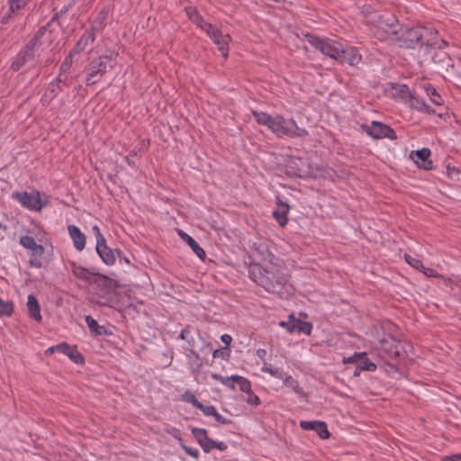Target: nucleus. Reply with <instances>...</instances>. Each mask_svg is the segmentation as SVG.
Wrapping results in <instances>:
<instances>
[{"mask_svg":"<svg viewBox=\"0 0 461 461\" xmlns=\"http://www.w3.org/2000/svg\"><path fill=\"white\" fill-rule=\"evenodd\" d=\"M202 411L204 416H213L216 413V408L213 405H204L202 402L197 408Z\"/></svg>","mask_w":461,"mask_h":461,"instance_id":"47","label":"nucleus"},{"mask_svg":"<svg viewBox=\"0 0 461 461\" xmlns=\"http://www.w3.org/2000/svg\"><path fill=\"white\" fill-rule=\"evenodd\" d=\"M312 330V324L308 321H301L296 320L295 331L311 335Z\"/></svg>","mask_w":461,"mask_h":461,"instance_id":"38","label":"nucleus"},{"mask_svg":"<svg viewBox=\"0 0 461 461\" xmlns=\"http://www.w3.org/2000/svg\"><path fill=\"white\" fill-rule=\"evenodd\" d=\"M202 31H203L211 39L215 38L221 32L217 27L209 23H206Z\"/></svg>","mask_w":461,"mask_h":461,"instance_id":"44","label":"nucleus"},{"mask_svg":"<svg viewBox=\"0 0 461 461\" xmlns=\"http://www.w3.org/2000/svg\"><path fill=\"white\" fill-rule=\"evenodd\" d=\"M92 285H96L99 287L113 289L117 287L116 281L107 276L100 273H95L92 281Z\"/></svg>","mask_w":461,"mask_h":461,"instance_id":"26","label":"nucleus"},{"mask_svg":"<svg viewBox=\"0 0 461 461\" xmlns=\"http://www.w3.org/2000/svg\"><path fill=\"white\" fill-rule=\"evenodd\" d=\"M14 305L12 301H4L0 298V317L11 316L14 312Z\"/></svg>","mask_w":461,"mask_h":461,"instance_id":"37","label":"nucleus"},{"mask_svg":"<svg viewBox=\"0 0 461 461\" xmlns=\"http://www.w3.org/2000/svg\"><path fill=\"white\" fill-rule=\"evenodd\" d=\"M295 323H296V319L294 317L293 314H291L289 316V321H280L279 326L286 329L289 333H293L295 331Z\"/></svg>","mask_w":461,"mask_h":461,"instance_id":"42","label":"nucleus"},{"mask_svg":"<svg viewBox=\"0 0 461 461\" xmlns=\"http://www.w3.org/2000/svg\"><path fill=\"white\" fill-rule=\"evenodd\" d=\"M24 64L21 63L20 57L17 56V59L12 63V68L14 70H18L23 67Z\"/></svg>","mask_w":461,"mask_h":461,"instance_id":"58","label":"nucleus"},{"mask_svg":"<svg viewBox=\"0 0 461 461\" xmlns=\"http://www.w3.org/2000/svg\"><path fill=\"white\" fill-rule=\"evenodd\" d=\"M68 358L76 364H84L85 358L83 355L77 350V346L69 345L68 353L66 355Z\"/></svg>","mask_w":461,"mask_h":461,"instance_id":"36","label":"nucleus"},{"mask_svg":"<svg viewBox=\"0 0 461 461\" xmlns=\"http://www.w3.org/2000/svg\"><path fill=\"white\" fill-rule=\"evenodd\" d=\"M115 63L113 54L99 55L93 59L86 67V85L93 86L100 82L108 70L114 68Z\"/></svg>","mask_w":461,"mask_h":461,"instance_id":"2","label":"nucleus"},{"mask_svg":"<svg viewBox=\"0 0 461 461\" xmlns=\"http://www.w3.org/2000/svg\"><path fill=\"white\" fill-rule=\"evenodd\" d=\"M193 437L205 453L214 449L215 440L208 437V431L203 428H193L191 429Z\"/></svg>","mask_w":461,"mask_h":461,"instance_id":"13","label":"nucleus"},{"mask_svg":"<svg viewBox=\"0 0 461 461\" xmlns=\"http://www.w3.org/2000/svg\"><path fill=\"white\" fill-rule=\"evenodd\" d=\"M212 40L218 47V50L221 52L222 56L227 58L229 52V42L230 40V36L228 34L223 35L221 32H220L217 36Z\"/></svg>","mask_w":461,"mask_h":461,"instance_id":"29","label":"nucleus"},{"mask_svg":"<svg viewBox=\"0 0 461 461\" xmlns=\"http://www.w3.org/2000/svg\"><path fill=\"white\" fill-rule=\"evenodd\" d=\"M430 150L427 148L412 151L411 157L418 167L430 170L433 167V162L429 159Z\"/></svg>","mask_w":461,"mask_h":461,"instance_id":"15","label":"nucleus"},{"mask_svg":"<svg viewBox=\"0 0 461 461\" xmlns=\"http://www.w3.org/2000/svg\"><path fill=\"white\" fill-rule=\"evenodd\" d=\"M424 90H425L427 95L429 97L430 101L434 104H436V105L443 104V98L430 84L426 85L424 86Z\"/></svg>","mask_w":461,"mask_h":461,"instance_id":"35","label":"nucleus"},{"mask_svg":"<svg viewBox=\"0 0 461 461\" xmlns=\"http://www.w3.org/2000/svg\"><path fill=\"white\" fill-rule=\"evenodd\" d=\"M68 266L75 277L83 280L89 285H92V281L95 273L91 272L86 267H82L74 261H69Z\"/></svg>","mask_w":461,"mask_h":461,"instance_id":"18","label":"nucleus"},{"mask_svg":"<svg viewBox=\"0 0 461 461\" xmlns=\"http://www.w3.org/2000/svg\"><path fill=\"white\" fill-rule=\"evenodd\" d=\"M95 249L97 254L101 258L102 261L108 266H112L115 263V252L118 255H120L121 253V251L118 249L113 251V249L108 248L106 245V240L102 243L96 244Z\"/></svg>","mask_w":461,"mask_h":461,"instance_id":"17","label":"nucleus"},{"mask_svg":"<svg viewBox=\"0 0 461 461\" xmlns=\"http://www.w3.org/2000/svg\"><path fill=\"white\" fill-rule=\"evenodd\" d=\"M33 45H31L29 42L25 45V47L19 52L18 56L20 57V60L22 64H25L26 62L32 60L36 55L40 56V53L32 48Z\"/></svg>","mask_w":461,"mask_h":461,"instance_id":"32","label":"nucleus"},{"mask_svg":"<svg viewBox=\"0 0 461 461\" xmlns=\"http://www.w3.org/2000/svg\"><path fill=\"white\" fill-rule=\"evenodd\" d=\"M252 115L256 122L260 124L267 127V129L272 132L276 124V115L272 116L265 112L252 111Z\"/></svg>","mask_w":461,"mask_h":461,"instance_id":"22","label":"nucleus"},{"mask_svg":"<svg viewBox=\"0 0 461 461\" xmlns=\"http://www.w3.org/2000/svg\"><path fill=\"white\" fill-rule=\"evenodd\" d=\"M86 322L89 330L95 336L107 335V330L104 326H101L98 322L90 315L86 316Z\"/></svg>","mask_w":461,"mask_h":461,"instance_id":"31","label":"nucleus"},{"mask_svg":"<svg viewBox=\"0 0 461 461\" xmlns=\"http://www.w3.org/2000/svg\"><path fill=\"white\" fill-rule=\"evenodd\" d=\"M95 41V27L92 26L90 30H86L79 40L77 41L75 46L73 47V53H80L83 51L88 45L94 43Z\"/></svg>","mask_w":461,"mask_h":461,"instance_id":"19","label":"nucleus"},{"mask_svg":"<svg viewBox=\"0 0 461 461\" xmlns=\"http://www.w3.org/2000/svg\"><path fill=\"white\" fill-rule=\"evenodd\" d=\"M190 335V330L188 327L183 329L180 332L179 339L183 340H188Z\"/></svg>","mask_w":461,"mask_h":461,"instance_id":"55","label":"nucleus"},{"mask_svg":"<svg viewBox=\"0 0 461 461\" xmlns=\"http://www.w3.org/2000/svg\"><path fill=\"white\" fill-rule=\"evenodd\" d=\"M19 243L24 249L31 250L32 256L34 258L30 260V266L41 267V263L37 260V258L43 255L44 247L41 244H38L34 238L29 235L21 236Z\"/></svg>","mask_w":461,"mask_h":461,"instance_id":"10","label":"nucleus"},{"mask_svg":"<svg viewBox=\"0 0 461 461\" xmlns=\"http://www.w3.org/2000/svg\"><path fill=\"white\" fill-rule=\"evenodd\" d=\"M179 235L185 240L189 247L192 249L194 253L201 259H204L205 251L199 246V244L188 234L184 232L183 230H179Z\"/></svg>","mask_w":461,"mask_h":461,"instance_id":"27","label":"nucleus"},{"mask_svg":"<svg viewBox=\"0 0 461 461\" xmlns=\"http://www.w3.org/2000/svg\"><path fill=\"white\" fill-rule=\"evenodd\" d=\"M68 231L73 240L75 249L77 251H82L86 247V235L77 226L73 224L68 226Z\"/></svg>","mask_w":461,"mask_h":461,"instance_id":"20","label":"nucleus"},{"mask_svg":"<svg viewBox=\"0 0 461 461\" xmlns=\"http://www.w3.org/2000/svg\"><path fill=\"white\" fill-rule=\"evenodd\" d=\"M272 368H273V367H272V366H271V365H269V364H267L266 361H264L263 366H262V367H261V371H262L263 373H267V374H269V372L272 370Z\"/></svg>","mask_w":461,"mask_h":461,"instance_id":"60","label":"nucleus"},{"mask_svg":"<svg viewBox=\"0 0 461 461\" xmlns=\"http://www.w3.org/2000/svg\"><path fill=\"white\" fill-rule=\"evenodd\" d=\"M359 360L358 366L363 371L375 372L376 370V365L370 361L366 356L362 357Z\"/></svg>","mask_w":461,"mask_h":461,"instance_id":"39","label":"nucleus"},{"mask_svg":"<svg viewBox=\"0 0 461 461\" xmlns=\"http://www.w3.org/2000/svg\"><path fill=\"white\" fill-rule=\"evenodd\" d=\"M247 393L246 402L248 404L252 406H258L261 403V401L258 395H256L252 390L249 391Z\"/></svg>","mask_w":461,"mask_h":461,"instance_id":"45","label":"nucleus"},{"mask_svg":"<svg viewBox=\"0 0 461 461\" xmlns=\"http://www.w3.org/2000/svg\"><path fill=\"white\" fill-rule=\"evenodd\" d=\"M212 417L214 418L215 421L218 424L228 425L232 422L231 420H230L226 417H223L217 411H216V413Z\"/></svg>","mask_w":461,"mask_h":461,"instance_id":"50","label":"nucleus"},{"mask_svg":"<svg viewBox=\"0 0 461 461\" xmlns=\"http://www.w3.org/2000/svg\"><path fill=\"white\" fill-rule=\"evenodd\" d=\"M339 54L340 57H339L338 61L341 64L348 63L350 66H357L362 59V56L354 47H342V52Z\"/></svg>","mask_w":461,"mask_h":461,"instance_id":"16","label":"nucleus"},{"mask_svg":"<svg viewBox=\"0 0 461 461\" xmlns=\"http://www.w3.org/2000/svg\"><path fill=\"white\" fill-rule=\"evenodd\" d=\"M59 91H61L59 85L56 84L54 81H51L41 98V104L45 106L49 105L50 102L57 96Z\"/></svg>","mask_w":461,"mask_h":461,"instance_id":"25","label":"nucleus"},{"mask_svg":"<svg viewBox=\"0 0 461 461\" xmlns=\"http://www.w3.org/2000/svg\"><path fill=\"white\" fill-rule=\"evenodd\" d=\"M30 0H9L10 9L12 11L23 8Z\"/></svg>","mask_w":461,"mask_h":461,"instance_id":"48","label":"nucleus"},{"mask_svg":"<svg viewBox=\"0 0 461 461\" xmlns=\"http://www.w3.org/2000/svg\"><path fill=\"white\" fill-rule=\"evenodd\" d=\"M55 351H57L56 349V345L55 346H52V347H50L49 348L46 349L45 351V354L46 355H51L53 354Z\"/></svg>","mask_w":461,"mask_h":461,"instance_id":"63","label":"nucleus"},{"mask_svg":"<svg viewBox=\"0 0 461 461\" xmlns=\"http://www.w3.org/2000/svg\"><path fill=\"white\" fill-rule=\"evenodd\" d=\"M282 380L284 382V384L286 387L291 388L296 394L300 396L304 395L303 387L300 386L298 381L295 380L294 377H292L291 375H286L285 377L283 376Z\"/></svg>","mask_w":461,"mask_h":461,"instance_id":"34","label":"nucleus"},{"mask_svg":"<svg viewBox=\"0 0 461 461\" xmlns=\"http://www.w3.org/2000/svg\"><path fill=\"white\" fill-rule=\"evenodd\" d=\"M441 461H459L457 456L452 455V456H444Z\"/></svg>","mask_w":461,"mask_h":461,"instance_id":"62","label":"nucleus"},{"mask_svg":"<svg viewBox=\"0 0 461 461\" xmlns=\"http://www.w3.org/2000/svg\"><path fill=\"white\" fill-rule=\"evenodd\" d=\"M404 259L410 266H411L413 268L417 270H422V268H424L421 260L418 258H412L411 256L405 254Z\"/></svg>","mask_w":461,"mask_h":461,"instance_id":"43","label":"nucleus"},{"mask_svg":"<svg viewBox=\"0 0 461 461\" xmlns=\"http://www.w3.org/2000/svg\"><path fill=\"white\" fill-rule=\"evenodd\" d=\"M92 230L95 235L96 244L102 243L106 240L104 235L101 233L100 229L97 225L93 226Z\"/></svg>","mask_w":461,"mask_h":461,"instance_id":"51","label":"nucleus"},{"mask_svg":"<svg viewBox=\"0 0 461 461\" xmlns=\"http://www.w3.org/2000/svg\"><path fill=\"white\" fill-rule=\"evenodd\" d=\"M257 357H259L263 362L266 361L265 360V357H266V355H267V351L266 349L264 348H258L257 350Z\"/></svg>","mask_w":461,"mask_h":461,"instance_id":"59","label":"nucleus"},{"mask_svg":"<svg viewBox=\"0 0 461 461\" xmlns=\"http://www.w3.org/2000/svg\"><path fill=\"white\" fill-rule=\"evenodd\" d=\"M54 41L53 32L50 29V24L41 26L34 34L32 39L29 41L31 45L39 53L43 52L50 48Z\"/></svg>","mask_w":461,"mask_h":461,"instance_id":"6","label":"nucleus"},{"mask_svg":"<svg viewBox=\"0 0 461 461\" xmlns=\"http://www.w3.org/2000/svg\"><path fill=\"white\" fill-rule=\"evenodd\" d=\"M221 339L226 345H229L231 342V337L230 335H228V334L222 335L221 337Z\"/></svg>","mask_w":461,"mask_h":461,"instance_id":"61","label":"nucleus"},{"mask_svg":"<svg viewBox=\"0 0 461 461\" xmlns=\"http://www.w3.org/2000/svg\"><path fill=\"white\" fill-rule=\"evenodd\" d=\"M272 133L278 138H296L308 135V131L305 129L300 128L294 119H285L281 114H276V124Z\"/></svg>","mask_w":461,"mask_h":461,"instance_id":"4","label":"nucleus"},{"mask_svg":"<svg viewBox=\"0 0 461 461\" xmlns=\"http://www.w3.org/2000/svg\"><path fill=\"white\" fill-rule=\"evenodd\" d=\"M420 271L422 272L428 277H437L439 276L435 269L429 267H424V268H422V270Z\"/></svg>","mask_w":461,"mask_h":461,"instance_id":"53","label":"nucleus"},{"mask_svg":"<svg viewBox=\"0 0 461 461\" xmlns=\"http://www.w3.org/2000/svg\"><path fill=\"white\" fill-rule=\"evenodd\" d=\"M398 33V24L393 15H379L376 21L374 34L381 41H386Z\"/></svg>","mask_w":461,"mask_h":461,"instance_id":"5","label":"nucleus"},{"mask_svg":"<svg viewBox=\"0 0 461 461\" xmlns=\"http://www.w3.org/2000/svg\"><path fill=\"white\" fill-rule=\"evenodd\" d=\"M386 93L390 97L403 104L411 100V92L404 84L391 83L386 88Z\"/></svg>","mask_w":461,"mask_h":461,"instance_id":"12","label":"nucleus"},{"mask_svg":"<svg viewBox=\"0 0 461 461\" xmlns=\"http://www.w3.org/2000/svg\"><path fill=\"white\" fill-rule=\"evenodd\" d=\"M214 448L219 449L220 451H225L228 448V446L223 441H215Z\"/></svg>","mask_w":461,"mask_h":461,"instance_id":"56","label":"nucleus"},{"mask_svg":"<svg viewBox=\"0 0 461 461\" xmlns=\"http://www.w3.org/2000/svg\"><path fill=\"white\" fill-rule=\"evenodd\" d=\"M12 198L31 211L39 212L43 206L38 191H33L32 193H28L26 191L14 192L12 194Z\"/></svg>","mask_w":461,"mask_h":461,"instance_id":"7","label":"nucleus"},{"mask_svg":"<svg viewBox=\"0 0 461 461\" xmlns=\"http://www.w3.org/2000/svg\"><path fill=\"white\" fill-rule=\"evenodd\" d=\"M270 265L268 268L259 264L251 265L249 277L266 291L279 294L288 283L290 276L284 271L285 264L282 260L273 257Z\"/></svg>","mask_w":461,"mask_h":461,"instance_id":"1","label":"nucleus"},{"mask_svg":"<svg viewBox=\"0 0 461 461\" xmlns=\"http://www.w3.org/2000/svg\"><path fill=\"white\" fill-rule=\"evenodd\" d=\"M185 14L189 20L194 23L201 30L206 24V21L203 17L198 13L196 7L194 6H186L185 8Z\"/></svg>","mask_w":461,"mask_h":461,"instance_id":"30","label":"nucleus"},{"mask_svg":"<svg viewBox=\"0 0 461 461\" xmlns=\"http://www.w3.org/2000/svg\"><path fill=\"white\" fill-rule=\"evenodd\" d=\"M378 341L380 344L379 350L381 354H383L382 357L384 358H396L400 357L403 350L402 342L396 339L393 336L384 337L380 339Z\"/></svg>","mask_w":461,"mask_h":461,"instance_id":"8","label":"nucleus"},{"mask_svg":"<svg viewBox=\"0 0 461 461\" xmlns=\"http://www.w3.org/2000/svg\"><path fill=\"white\" fill-rule=\"evenodd\" d=\"M269 375L278 379H283L284 376L283 373L276 368H272V370L269 372Z\"/></svg>","mask_w":461,"mask_h":461,"instance_id":"57","label":"nucleus"},{"mask_svg":"<svg viewBox=\"0 0 461 461\" xmlns=\"http://www.w3.org/2000/svg\"><path fill=\"white\" fill-rule=\"evenodd\" d=\"M363 370L357 366L354 371V375L358 376Z\"/></svg>","mask_w":461,"mask_h":461,"instance_id":"64","label":"nucleus"},{"mask_svg":"<svg viewBox=\"0 0 461 461\" xmlns=\"http://www.w3.org/2000/svg\"><path fill=\"white\" fill-rule=\"evenodd\" d=\"M181 400L185 402H189L191 403L194 408H198V406L200 405V402L196 399L195 395L190 392V391H186L185 393H183L181 395Z\"/></svg>","mask_w":461,"mask_h":461,"instance_id":"41","label":"nucleus"},{"mask_svg":"<svg viewBox=\"0 0 461 461\" xmlns=\"http://www.w3.org/2000/svg\"><path fill=\"white\" fill-rule=\"evenodd\" d=\"M305 39L314 49L321 51L323 55L338 61L339 53L342 52V44L328 38H320L312 33H306Z\"/></svg>","mask_w":461,"mask_h":461,"instance_id":"3","label":"nucleus"},{"mask_svg":"<svg viewBox=\"0 0 461 461\" xmlns=\"http://www.w3.org/2000/svg\"><path fill=\"white\" fill-rule=\"evenodd\" d=\"M429 30L426 27H413L404 32V41L409 48H414L416 45H423L425 38Z\"/></svg>","mask_w":461,"mask_h":461,"instance_id":"11","label":"nucleus"},{"mask_svg":"<svg viewBox=\"0 0 461 461\" xmlns=\"http://www.w3.org/2000/svg\"><path fill=\"white\" fill-rule=\"evenodd\" d=\"M300 427L304 430L315 431L318 436L322 439L330 438V431L327 424L321 420H301Z\"/></svg>","mask_w":461,"mask_h":461,"instance_id":"14","label":"nucleus"},{"mask_svg":"<svg viewBox=\"0 0 461 461\" xmlns=\"http://www.w3.org/2000/svg\"><path fill=\"white\" fill-rule=\"evenodd\" d=\"M27 309H28L29 315L32 320H34L38 322H40L41 321L42 317L41 314V307H40L39 302H38L37 298L32 294H30L28 296Z\"/></svg>","mask_w":461,"mask_h":461,"instance_id":"23","label":"nucleus"},{"mask_svg":"<svg viewBox=\"0 0 461 461\" xmlns=\"http://www.w3.org/2000/svg\"><path fill=\"white\" fill-rule=\"evenodd\" d=\"M235 384H238L239 389L243 393H248L251 390V383L246 377L238 375H230V386L229 388L234 390Z\"/></svg>","mask_w":461,"mask_h":461,"instance_id":"28","label":"nucleus"},{"mask_svg":"<svg viewBox=\"0 0 461 461\" xmlns=\"http://www.w3.org/2000/svg\"><path fill=\"white\" fill-rule=\"evenodd\" d=\"M76 54L77 53H73V50L68 52L60 65V72H68L71 68L73 59Z\"/></svg>","mask_w":461,"mask_h":461,"instance_id":"40","label":"nucleus"},{"mask_svg":"<svg viewBox=\"0 0 461 461\" xmlns=\"http://www.w3.org/2000/svg\"><path fill=\"white\" fill-rule=\"evenodd\" d=\"M174 432L175 433H172V435L178 440V443H179V446L180 447L190 456H192L193 458L194 459H198L199 456H200V453L198 451V449L196 448H193L191 447H188L186 446L185 443H184V440L183 438H181L180 436V433L177 429H174Z\"/></svg>","mask_w":461,"mask_h":461,"instance_id":"33","label":"nucleus"},{"mask_svg":"<svg viewBox=\"0 0 461 461\" xmlns=\"http://www.w3.org/2000/svg\"><path fill=\"white\" fill-rule=\"evenodd\" d=\"M56 349L58 352L67 355L69 350V344H68L67 342L59 343L56 345Z\"/></svg>","mask_w":461,"mask_h":461,"instance_id":"52","label":"nucleus"},{"mask_svg":"<svg viewBox=\"0 0 461 461\" xmlns=\"http://www.w3.org/2000/svg\"><path fill=\"white\" fill-rule=\"evenodd\" d=\"M362 129L374 139H396L395 131L390 126L379 122L374 121L370 125L363 124Z\"/></svg>","mask_w":461,"mask_h":461,"instance_id":"9","label":"nucleus"},{"mask_svg":"<svg viewBox=\"0 0 461 461\" xmlns=\"http://www.w3.org/2000/svg\"><path fill=\"white\" fill-rule=\"evenodd\" d=\"M365 356H366V352H360V353L355 352L351 357H343L342 363L344 365H347L349 363H357L359 361L360 358H362V357H365Z\"/></svg>","mask_w":461,"mask_h":461,"instance_id":"46","label":"nucleus"},{"mask_svg":"<svg viewBox=\"0 0 461 461\" xmlns=\"http://www.w3.org/2000/svg\"><path fill=\"white\" fill-rule=\"evenodd\" d=\"M406 104H408L411 109H415L428 114L435 113L434 109L430 108L423 99L416 97L412 94L411 95V100L406 102Z\"/></svg>","mask_w":461,"mask_h":461,"instance_id":"24","label":"nucleus"},{"mask_svg":"<svg viewBox=\"0 0 461 461\" xmlns=\"http://www.w3.org/2000/svg\"><path fill=\"white\" fill-rule=\"evenodd\" d=\"M277 209L272 212L273 217L277 221L281 227L287 224L288 219L287 214L290 210V206L286 202H283L280 199L276 201Z\"/></svg>","mask_w":461,"mask_h":461,"instance_id":"21","label":"nucleus"},{"mask_svg":"<svg viewBox=\"0 0 461 461\" xmlns=\"http://www.w3.org/2000/svg\"><path fill=\"white\" fill-rule=\"evenodd\" d=\"M187 343H188V350L189 352L195 357V358H199V356L198 354L195 352L194 350V340L191 338L188 339V340H186Z\"/></svg>","mask_w":461,"mask_h":461,"instance_id":"54","label":"nucleus"},{"mask_svg":"<svg viewBox=\"0 0 461 461\" xmlns=\"http://www.w3.org/2000/svg\"><path fill=\"white\" fill-rule=\"evenodd\" d=\"M211 377L216 381L221 382L223 385H225L228 388H229V386H230V376L224 377V376H221V375L212 373L211 375Z\"/></svg>","mask_w":461,"mask_h":461,"instance_id":"49","label":"nucleus"}]
</instances>
